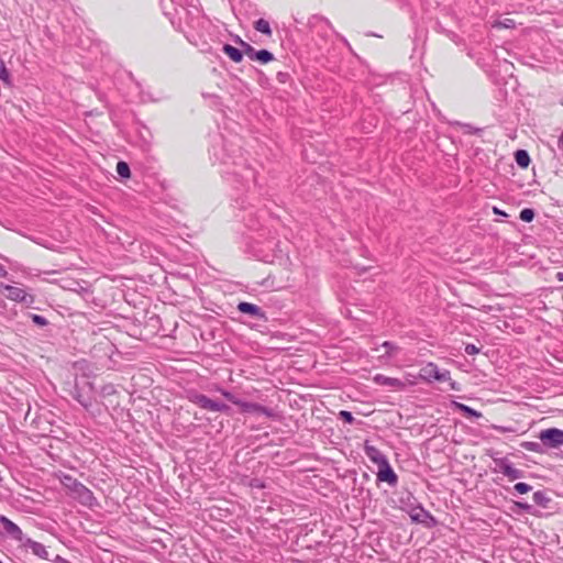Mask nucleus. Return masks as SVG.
<instances>
[{
  "instance_id": "1",
  "label": "nucleus",
  "mask_w": 563,
  "mask_h": 563,
  "mask_svg": "<svg viewBox=\"0 0 563 563\" xmlns=\"http://www.w3.org/2000/svg\"><path fill=\"white\" fill-rule=\"evenodd\" d=\"M419 377L422 380L431 383L432 380L448 382L452 390H459L457 384L451 379V374L446 369H439L434 363H428L420 369Z\"/></svg>"
},
{
  "instance_id": "2",
  "label": "nucleus",
  "mask_w": 563,
  "mask_h": 563,
  "mask_svg": "<svg viewBox=\"0 0 563 563\" xmlns=\"http://www.w3.org/2000/svg\"><path fill=\"white\" fill-rule=\"evenodd\" d=\"M70 496L78 500L82 506L91 508L97 505V499L93 496V493L81 483L75 485Z\"/></svg>"
},
{
  "instance_id": "3",
  "label": "nucleus",
  "mask_w": 563,
  "mask_h": 563,
  "mask_svg": "<svg viewBox=\"0 0 563 563\" xmlns=\"http://www.w3.org/2000/svg\"><path fill=\"white\" fill-rule=\"evenodd\" d=\"M540 441L549 448H558L563 444V430L550 428L539 434Z\"/></svg>"
},
{
  "instance_id": "4",
  "label": "nucleus",
  "mask_w": 563,
  "mask_h": 563,
  "mask_svg": "<svg viewBox=\"0 0 563 563\" xmlns=\"http://www.w3.org/2000/svg\"><path fill=\"white\" fill-rule=\"evenodd\" d=\"M5 290L8 291L7 298L12 301L22 302L27 307H31L35 302V297L31 294H27L22 288L8 286L5 287Z\"/></svg>"
},
{
  "instance_id": "5",
  "label": "nucleus",
  "mask_w": 563,
  "mask_h": 563,
  "mask_svg": "<svg viewBox=\"0 0 563 563\" xmlns=\"http://www.w3.org/2000/svg\"><path fill=\"white\" fill-rule=\"evenodd\" d=\"M0 533H7L16 541L23 540L22 530L4 516L0 517Z\"/></svg>"
},
{
  "instance_id": "6",
  "label": "nucleus",
  "mask_w": 563,
  "mask_h": 563,
  "mask_svg": "<svg viewBox=\"0 0 563 563\" xmlns=\"http://www.w3.org/2000/svg\"><path fill=\"white\" fill-rule=\"evenodd\" d=\"M377 468H378L377 479L379 482H386L390 486H395L397 484L398 477H397L396 473L394 472V470L391 468L388 461H386L382 465L377 466Z\"/></svg>"
},
{
  "instance_id": "7",
  "label": "nucleus",
  "mask_w": 563,
  "mask_h": 563,
  "mask_svg": "<svg viewBox=\"0 0 563 563\" xmlns=\"http://www.w3.org/2000/svg\"><path fill=\"white\" fill-rule=\"evenodd\" d=\"M374 382L382 386H388L396 389H405L407 387V383L401 379L388 377L382 374H377L374 377Z\"/></svg>"
},
{
  "instance_id": "8",
  "label": "nucleus",
  "mask_w": 563,
  "mask_h": 563,
  "mask_svg": "<svg viewBox=\"0 0 563 563\" xmlns=\"http://www.w3.org/2000/svg\"><path fill=\"white\" fill-rule=\"evenodd\" d=\"M364 451L366 456L377 466L388 461L387 457L377 448L368 444V442H365Z\"/></svg>"
},
{
  "instance_id": "9",
  "label": "nucleus",
  "mask_w": 563,
  "mask_h": 563,
  "mask_svg": "<svg viewBox=\"0 0 563 563\" xmlns=\"http://www.w3.org/2000/svg\"><path fill=\"white\" fill-rule=\"evenodd\" d=\"M188 40L199 48L200 52L202 53H209L210 51V45H209V42L208 40L205 37L203 34H200L198 31H192L189 35H188Z\"/></svg>"
},
{
  "instance_id": "10",
  "label": "nucleus",
  "mask_w": 563,
  "mask_h": 563,
  "mask_svg": "<svg viewBox=\"0 0 563 563\" xmlns=\"http://www.w3.org/2000/svg\"><path fill=\"white\" fill-rule=\"evenodd\" d=\"M500 472L509 479H517L522 476V471L514 467L508 461L500 460L499 463Z\"/></svg>"
},
{
  "instance_id": "11",
  "label": "nucleus",
  "mask_w": 563,
  "mask_h": 563,
  "mask_svg": "<svg viewBox=\"0 0 563 563\" xmlns=\"http://www.w3.org/2000/svg\"><path fill=\"white\" fill-rule=\"evenodd\" d=\"M25 544L32 550V552L36 556L41 559H47L48 552L42 543L27 539Z\"/></svg>"
},
{
  "instance_id": "12",
  "label": "nucleus",
  "mask_w": 563,
  "mask_h": 563,
  "mask_svg": "<svg viewBox=\"0 0 563 563\" xmlns=\"http://www.w3.org/2000/svg\"><path fill=\"white\" fill-rule=\"evenodd\" d=\"M244 411L251 412L255 415H265L267 417H273L274 412L271 409H267L261 405L257 404H245L244 405Z\"/></svg>"
},
{
  "instance_id": "13",
  "label": "nucleus",
  "mask_w": 563,
  "mask_h": 563,
  "mask_svg": "<svg viewBox=\"0 0 563 563\" xmlns=\"http://www.w3.org/2000/svg\"><path fill=\"white\" fill-rule=\"evenodd\" d=\"M223 52L235 63H240L243 58V52L232 45L225 44Z\"/></svg>"
},
{
  "instance_id": "14",
  "label": "nucleus",
  "mask_w": 563,
  "mask_h": 563,
  "mask_svg": "<svg viewBox=\"0 0 563 563\" xmlns=\"http://www.w3.org/2000/svg\"><path fill=\"white\" fill-rule=\"evenodd\" d=\"M238 309L243 313H249L255 317L261 314V308L250 302H240Z\"/></svg>"
},
{
  "instance_id": "15",
  "label": "nucleus",
  "mask_w": 563,
  "mask_h": 563,
  "mask_svg": "<svg viewBox=\"0 0 563 563\" xmlns=\"http://www.w3.org/2000/svg\"><path fill=\"white\" fill-rule=\"evenodd\" d=\"M516 162L520 167H528L530 163V157L525 150H518L515 154Z\"/></svg>"
},
{
  "instance_id": "16",
  "label": "nucleus",
  "mask_w": 563,
  "mask_h": 563,
  "mask_svg": "<svg viewBox=\"0 0 563 563\" xmlns=\"http://www.w3.org/2000/svg\"><path fill=\"white\" fill-rule=\"evenodd\" d=\"M255 30L263 34L272 35L269 23L265 19H260L255 22Z\"/></svg>"
},
{
  "instance_id": "17",
  "label": "nucleus",
  "mask_w": 563,
  "mask_h": 563,
  "mask_svg": "<svg viewBox=\"0 0 563 563\" xmlns=\"http://www.w3.org/2000/svg\"><path fill=\"white\" fill-rule=\"evenodd\" d=\"M455 406H456V408H457L461 412H463V413H464V415H466V416H471V417H475V418H479V417H482V413H481V412H478V411L474 410L473 408H471V407H468V406H466V405H464V404L455 402Z\"/></svg>"
},
{
  "instance_id": "18",
  "label": "nucleus",
  "mask_w": 563,
  "mask_h": 563,
  "mask_svg": "<svg viewBox=\"0 0 563 563\" xmlns=\"http://www.w3.org/2000/svg\"><path fill=\"white\" fill-rule=\"evenodd\" d=\"M273 59H274V55L271 52H268L267 49L257 51V53L255 55V60H258L263 64L272 62Z\"/></svg>"
},
{
  "instance_id": "19",
  "label": "nucleus",
  "mask_w": 563,
  "mask_h": 563,
  "mask_svg": "<svg viewBox=\"0 0 563 563\" xmlns=\"http://www.w3.org/2000/svg\"><path fill=\"white\" fill-rule=\"evenodd\" d=\"M62 484L68 489L69 494L75 488V485H78L80 482H78L76 478L71 477L70 475H64L60 479Z\"/></svg>"
},
{
  "instance_id": "20",
  "label": "nucleus",
  "mask_w": 563,
  "mask_h": 563,
  "mask_svg": "<svg viewBox=\"0 0 563 563\" xmlns=\"http://www.w3.org/2000/svg\"><path fill=\"white\" fill-rule=\"evenodd\" d=\"M117 173L122 178H129L130 175H131L130 167H129V165L125 162H119L117 164Z\"/></svg>"
},
{
  "instance_id": "21",
  "label": "nucleus",
  "mask_w": 563,
  "mask_h": 563,
  "mask_svg": "<svg viewBox=\"0 0 563 563\" xmlns=\"http://www.w3.org/2000/svg\"><path fill=\"white\" fill-rule=\"evenodd\" d=\"M0 80H2L4 84L10 85V73L5 67V64L2 59H0Z\"/></svg>"
},
{
  "instance_id": "22",
  "label": "nucleus",
  "mask_w": 563,
  "mask_h": 563,
  "mask_svg": "<svg viewBox=\"0 0 563 563\" xmlns=\"http://www.w3.org/2000/svg\"><path fill=\"white\" fill-rule=\"evenodd\" d=\"M533 501L537 505L545 506V504L549 501V498L545 496V494L541 490L533 493Z\"/></svg>"
},
{
  "instance_id": "23",
  "label": "nucleus",
  "mask_w": 563,
  "mask_h": 563,
  "mask_svg": "<svg viewBox=\"0 0 563 563\" xmlns=\"http://www.w3.org/2000/svg\"><path fill=\"white\" fill-rule=\"evenodd\" d=\"M240 43L243 47V52L246 54L247 57H250L251 59L255 60V55L257 53V51L254 49V47H252L250 44L243 42L242 40H240Z\"/></svg>"
},
{
  "instance_id": "24",
  "label": "nucleus",
  "mask_w": 563,
  "mask_h": 563,
  "mask_svg": "<svg viewBox=\"0 0 563 563\" xmlns=\"http://www.w3.org/2000/svg\"><path fill=\"white\" fill-rule=\"evenodd\" d=\"M534 218V211L530 208L520 211V219L525 222H531Z\"/></svg>"
},
{
  "instance_id": "25",
  "label": "nucleus",
  "mask_w": 563,
  "mask_h": 563,
  "mask_svg": "<svg viewBox=\"0 0 563 563\" xmlns=\"http://www.w3.org/2000/svg\"><path fill=\"white\" fill-rule=\"evenodd\" d=\"M495 27H505V29H511L515 26V21L512 19H505L504 21H497L494 23Z\"/></svg>"
},
{
  "instance_id": "26",
  "label": "nucleus",
  "mask_w": 563,
  "mask_h": 563,
  "mask_svg": "<svg viewBox=\"0 0 563 563\" xmlns=\"http://www.w3.org/2000/svg\"><path fill=\"white\" fill-rule=\"evenodd\" d=\"M514 488L519 494H527L528 492H530L532 489V487L526 483H517L514 486Z\"/></svg>"
},
{
  "instance_id": "27",
  "label": "nucleus",
  "mask_w": 563,
  "mask_h": 563,
  "mask_svg": "<svg viewBox=\"0 0 563 563\" xmlns=\"http://www.w3.org/2000/svg\"><path fill=\"white\" fill-rule=\"evenodd\" d=\"M31 319L35 324L40 327H45L48 323V321L40 314H31Z\"/></svg>"
},
{
  "instance_id": "28",
  "label": "nucleus",
  "mask_w": 563,
  "mask_h": 563,
  "mask_svg": "<svg viewBox=\"0 0 563 563\" xmlns=\"http://www.w3.org/2000/svg\"><path fill=\"white\" fill-rule=\"evenodd\" d=\"M339 416L342 420H344L347 423H353V421H354V417L352 416V413L350 411L342 410V411H340Z\"/></svg>"
},
{
  "instance_id": "29",
  "label": "nucleus",
  "mask_w": 563,
  "mask_h": 563,
  "mask_svg": "<svg viewBox=\"0 0 563 563\" xmlns=\"http://www.w3.org/2000/svg\"><path fill=\"white\" fill-rule=\"evenodd\" d=\"M382 347H384L386 350L385 351L386 355H390L394 353V351H396V346L393 343L387 342V341L382 344Z\"/></svg>"
},
{
  "instance_id": "30",
  "label": "nucleus",
  "mask_w": 563,
  "mask_h": 563,
  "mask_svg": "<svg viewBox=\"0 0 563 563\" xmlns=\"http://www.w3.org/2000/svg\"><path fill=\"white\" fill-rule=\"evenodd\" d=\"M479 352V349L474 344H466L465 346V353L468 355H474Z\"/></svg>"
},
{
  "instance_id": "31",
  "label": "nucleus",
  "mask_w": 563,
  "mask_h": 563,
  "mask_svg": "<svg viewBox=\"0 0 563 563\" xmlns=\"http://www.w3.org/2000/svg\"><path fill=\"white\" fill-rule=\"evenodd\" d=\"M404 382L407 383V386H412L416 384V376L407 374Z\"/></svg>"
},
{
  "instance_id": "32",
  "label": "nucleus",
  "mask_w": 563,
  "mask_h": 563,
  "mask_svg": "<svg viewBox=\"0 0 563 563\" xmlns=\"http://www.w3.org/2000/svg\"><path fill=\"white\" fill-rule=\"evenodd\" d=\"M76 399L85 407V408H88L90 406V401L82 398L81 395H77L76 396Z\"/></svg>"
},
{
  "instance_id": "33",
  "label": "nucleus",
  "mask_w": 563,
  "mask_h": 563,
  "mask_svg": "<svg viewBox=\"0 0 563 563\" xmlns=\"http://www.w3.org/2000/svg\"><path fill=\"white\" fill-rule=\"evenodd\" d=\"M201 401L203 402V407H211V400L206 398V397H202L201 398Z\"/></svg>"
},
{
  "instance_id": "34",
  "label": "nucleus",
  "mask_w": 563,
  "mask_h": 563,
  "mask_svg": "<svg viewBox=\"0 0 563 563\" xmlns=\"http://www.w3.org/2000/svg\"><path fill=\"white\" fill-rule=\"evenodd\" d=\"M8 274L7 269L2 264H0V277H5Z\"/></svg>"
},
{
  "instance_id": "35",
  "label": "nucleus",
  "mask_w": 563,
  "mask_h": 563,
  "mask_svg": "<svg viewBox=\"0 0 563 563\" xmlns=\"http://www.w3.org/2000/svg\"><path fill=\"white\" fill-rule=\"evenodd\" d=\"M223 351V346L221 344H213V355L218 353V350Z\"/></svg>"
},
{
  "instance_id": "36",
  "label": "nucleus",
  "mask_w": 563,
  "mask_h": 563,
  "mask_svg": "<svg viewBox=\"0 0 563 563\" xmlns=\"http://www.w3.org/2000/svg\"><path fill=\"white\" fill-rule=\"evenodd\" d=\"M493 211H494L495 214H500V216H504V217L507 216L505 212L500 211L497 207H494Z\"/></svg>"
},
{
  "instance_id": "37",
  "label": "nucleus",
  "mask_w": 563,
  "mask_h": 563,
  "mask_svg": "<svg viewBox=\"0 0 563 563\" xmlns=\"http://www.w3.org/2000/svg\"><path fill=\"white\" fill-rule=\"evenodd\" d=\"M411 518H412V520L418 521V522L422 521V519L420 518V514L412 515Z\"/></svg>"
},
{
  "instance_id": "38",
  "label": "nucleus",
  "mask_w": 563,
  "mask_h": 563,
  "mask_svg": "<svg viewBox=\"0 0 563 563\" xmlns=\"http://www.w3.org/2000/svg\"><path fill=\"white\" fill-rule=\"evenodd\" d=\"M559 144H560V146L563 150V130H562V133H561L560 139H559Z\"/></svg>"
},
{
  "instance_id": "39",
  "label": "nucleus",
  "mask_w": 563,
  "mask_h": 563,
  "mask_svg": "<svg viewBox=\"0 0 563 563\" xmlns=\"http://www.w3.org/2000/svg\"><path fill=\"white\" fill-rule=\"evenodd\" d=\"M496 430L500 431V432H506L508 431L509 429L507 428H504V427H494Z\"/></svg>"
},
{
  "instance_id": "40",
  "label": "nucleus",
  "mask_w": 563,
  "mask_h": 563,
  "mask_svg": "<svg viewBox=\"0 0 563 563\" xmlns=\"http://www.w3.org/2000/svg\"><path fill=\"white\" fill-rule=\"evenodd\" d=\"M180 11L176 10L177 14H180L181 12L188 13L186 9L183 7V4H179Z\"/></svg>"
},
{
  "instance_id": "41",
  "label": "nucleus",
  "mask_w": 563,
  "mask_h": 563,
  "mask_svg": "<svg viewBox=\"0 0 563 563\" xmlns=\"http://www.w3.org/2000/svg\"><path fill=\"white\" fill-rule=\"evenodd\" d=\"M8 286L9 285H5V284L0 282V291L5 290V287H8Z\"/></svg>"
},
{
  "instance_id": "42",
  "label": "nucleus",
  "mask_w": 563,
  "mask_h": 563,
  "mask_svg": "<svg viewBox=\"0 0 563 563\" xmlns=\"http://www.w3.org/2000/svg\"><path fill=\"white\" fill-rule=\"evenodd\" d=\"M212 408H213V410H217L219 408L214 401H213Z\"/></svg>"
},
{
  "instance_id": "43",
  "label": "nucleus",
  "mask_w": 563,
  "mask_h": 563,
  "mask_svg": "<svg viewBox=\"0 0 563 563\" xmlns=\"http://www.w3.org/2000/svg\"><path fill=\"white\" fill-rule=\"evenodd\" d=\"M534 445H536L534 443H531L529 449H533Z\"/></svg>"
},
{
  "instance_id": "44",
  "label": "nucleus",
  "mask_w": 563,
  "mask_h": 563,
  "mask_svg": "<svg viewBox=\"0 0 563 563\" xmlns=\"http://www.w3.org/2000/svg\"><path fill=\"white\" fill-rule=\"evenodd\" d=\"M559 276H560V280H562V279H563V275H562V274H560Z\"/></svg>"
}]
</instances>
